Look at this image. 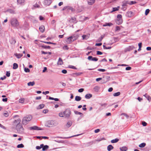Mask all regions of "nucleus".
<instances>
[{
	"label": "nucleus",
	"instance_id": "obj_10",
	"mask_svg": "<svg viewBox=\"0 0 151 151\" xmlns=\"http://www.w3.org/2000/svg\"><path fill=\"white\" fill-rule=\"evenodd\" d=\"M52 2L51 0H45L44 4L45 5L49 6Z\"/></svg>",
	"mask_w": 151,
	"mask_h": 151
},
{
	"label": "nucleus",
	"instance_id": "obj_2",
	"mask_svg": "<svg viewBox=\"0 0 151 151\" xmlns=\"http://www.w3.org/2000/svg\"><path fill=\"white\" fill-rule=\"evenodd\" d=\"M32 117L31 115H28L24 117L22 120V123L23 125L27 124L28 122L30 121L32 119Z\"/></svg>",
	"mask_w": 151,
	"mask_h": 151
},
{
	"label": "nucleus",
	"instance_id": "obj_45",
	"mask_svg": "<svg viewBox=\"0 0 151 151\" xmlns=\"http://www.w3.org/2000/svg\"><path fill=\"white\" fill-rule=\"evenodd\" d=\"M45 106V105L44 104H41L38 107V109H41L43 108Z\"/></svg>",
	"mask_w": 151,
	"mask_h": 151
},
{
	"label": "nucleus",
	"instance_id": "obj_21",
	"mask_svg": "<svg viewBox=\"0 0 151 151\" xmlns=\"http://www.w3.org/2000/svg\"><path fill=\"white\" fill-rule=\"evenodd\" d=\"M122 19H117L116 21V23L118 24H120L122 23Z\"/></svg>",
	"mask_w": 151,
	"mask_h": 151
},
{
	"label": "nucleus",
	"instance_id": "obj_25",
	"mask_svg": "<svg viewBox=\"0 0 151 151\" xmlns=\"http://www.w3.org/2000/svg\"><path fill=\"white\" fill-rule=\"evenodd\" d=\"M104 37V35H102L101 36V37L99 38L97 40V42H101L103 38Z\"/></svg>",
	"mask_w": 151,
	"mask_h": 151
},
{
	"label": "nucleus",
	"instance_id": "obj_43",
	"mask_svg": "<svg viewBox=\"0 0 151 151\" xmlns=\"http://www.w3.org/2000/svg\"><path fill=\"white\" fill-rule=\"evenodd\" d=\"M24 147V145L22 144H19V145H18L17 146V147L18 148H23Z\"/></svg>",
	"mask_w": 151,
	"mask_h": 151
},
{
	"label": "nucleus",
	"instance_id": "obj_20",
	"mask_svg": "<svg viewBox=\"0 0 151 151\" xmlns=\"http://www.w3.org/2000/svg\"><path fill=\"white\" fill-rule=\"evenodd\" d=\"M100 88L99 86H96L94 88L93 90L95 92H97L99 91Z\"/></svg>",
	"mask_w": 151,
	"mask_h": 151
},
{
	"label": "nucleus",
	"instance_id": "obj_22",
	"mask_svg": "<svg viewBox=\"0 0 151 151\" xmlns=\"http://www.w3.org/2000/svg\"><path fill=\"white\" fill-rule=\"evenodd\" d=\"M7 11L10 13L12 14H16V12L15 11L11 9H10L7 10Z\"/></svg>",
	"mask_w": 151,
	"mask_h": 151
},
{
	"label": "nucleus",
	"instance_id": "obj_56",
	"mask_svg": "<svg viewBox=\"0 0 151 151\" xmlns=\"http://www.w3.org/2000/svg\"><path fill=\"white\" fill-rule=\"evenodd\" d=\"M69 68H72L74 69H76V68L73 65H69Z\"/></svg>",
	"mask_w": 151,
	"mask_h": 151
},
{
	"label": "nucleus",
	"instance_id": "obj_41",
	"mask_svg": "<svg viewBox=\"0 0 151 151\" xmlns=\"http://www.w3.org/2000/svg\"><path fill=\"white\" fill-rule=\"evenodd\" d=\"M71 19L73 20V22L76 23H77V21L76 20V19L75 17H72L71 18Z\"/></svg>",
	"mask_w": 151,
	"mask_h": 151
},
{
	"label": "nucleus",
	"instance_id": "obj_9",
	"mask_svg": "<svg viewBox=\"0 0 151 151\" xmlns=\"http://www.w3.org/2000/svg\"><path fill=\"white\" fill-rule=\"evenodd\" d=\"M29 129L31 130H42V129L40 127L36 126H34L33 127H29Z\"/></svg>",
	"mask_w": 151,
	"mask_h": 151
},
{
	"label": "nucleus",
	"instance_id": "obj_46",
	"mask_svg": "<svg viewBox=\"0 0 151 151\" xmlns=\"http://www.w3.org/2000/svg\"><path fill=\"white\" fill-rule=\"evenodd\" d=\"M24 98H21L19 100V102L21 103H23L24 102Z\"/></svg>",
	"mask_w": 151,
	"mask_h": 151
},
{
	"label": "nucleus",
	"instance_id": "obj_54",
	"mask_svg": "<svg viewBox=\"0 0 151 151\" xmlns=\"http://www.w3.org/2000/svg\"><path fill=\"white\" fill-rule=\"evenodd\" d=\"M86 49L87 50H92L94 49V48L93 47H88L86 48Z\"/></svg>",
	"mask_w": 151,
	"mask_h": 151
},
{
	"label": "nucleus",
	"instance_id": "obj_60",
	"mask_svg": "<svg viewBox=\"0 0 151 151\" xmlns=\"http://www.w3.org/2000/svg\"><path fill=\"white\" fill-rule=\"evenodd\" d=\"M137 2L135 1H132L130 2V3L129 4L130 5H132L136 3Z\"/></svg>",
	"mask_w": 151,
	"mask_h": 151
},
{
	"label": "nucleus",
	"instance_id": "obj_24",
	"mask_svg": "<svg viewBox=\"0 0 151 151\" xmlns=\"http://www.w3.org/2000/svg\"><path fill=\"white\" fill-rule=\"evenodd\" d=\"M25 1L24 0H17L18 4H24Z\"/></svg>",
	"mask_w": 151,
	"mask_h": 151
},
{
	"label": "nucleus",
	"instance_id": "obj_59",
	"mask_svg": "<svg viewBox=\"0 0 151 151\" xmlns=\"http://www.w3.org/2000/svg\"><path fill=\"white\" fill-rule=\"evenodd\" d=\"M97 55H101L103 53L102 52H101V51H97Z\"/></svg>",
	"mask_w": 151,
	"mask_h": 151
},
{
	"label": "nucleus",
	"instance_id": "obj_18",
	"mask_svg": "<svg viewBox=\"0 0 151 151\" xmlns=\"http://www.w3.org/2000/svg\"><path fill=\"white\" fill-rule=\"evenodd\" d=\"M95 0H88V4L89 5H92L95 3Z\"/></svg>",
	"mask_w": 151,
	"mask_h": 151
},
{
	"label": "nucleus",
	"instance_id": "obj_42",
	"mask_svg": "<svg viewBox=\"0 0 151 151\" xmlns=\"http://www.w3.org/2000/svg\"><path fill=\"white\" fill-rule=\"evenodd\" d=\"M105 139L103 137L102 138H100V139H96L95 140V141H98V142H100L101 140H105Z\"/></svg>",
	"mask_w": 151,
	"mask_h": 151
},
{
	"label": "nucleus",
	"instance_id": "obj_34",
	"mask_svg": "<svg viewBox=\"0 0 151 151\" xmlns=\"http://www.w3.org/2000/svg\"><path fill=\"white\" fill-rule=\"evenodd\" d=\"M13 69H17L18 67V64L15 63H14L13 64Z\"/></svg>",
	"mask_w": 151,
	"mask_h": 151
},
{
	"label": "nucleus",
	"instance_id": "obj_62",
	"mask_svg": "<svg viewBox=\"0 0 151 151\" xmlns=\"http://www.w3.org/2000/svg\"><path fill=\"white\" fill-rule=\"evenodd\" d=\"M142 125L144 126H145L147 125V123L145 122H142Z\"/></svg>",
	"mask_w": 151,
	"mask_h": 151
},
{
	"label": "nucleus",
	"instance_id": "obj_7",
	"mask_svg": "<svg viewBox=\"0 0 151 151\" xmlns=\"http://www.w3.org/2000/svg\"><path fill=\"white\" fill-rule=\"evenodd\" d=\"M78 37V35L74 34L72 36L69 37H68V39H72L73 41L76 40Z\"/></svg>",
	"mask_w": 151,
	"mask_h": 151
},
{
	"label": "nucleus",
	"instance_id": "obj_36",
	"mask_svg": "<svg viewBox=\"0 0 151 151\" xmlns=\"http://www.w3.org/2000/svg\"><path fill=\"white\" fill-rule=\"evenodd\" d=\"M146 143H142L140 144L139 147H140L142 148L145 147L146 145Z\"/></svg>",
	"mask_w": 151,
	"mask_h": 151
},
{
	"label": "nucleus",
	"instance_id": "obj_29",
	"mask_svg": "<svg viewBox=\"0 0 151 151\" xmlns=\"http://www.w3.org/2000/svg\"><path fill=\"white\" fill-rule=\"evenodd\" d=\"M120 8L119 6H118L117 7H114L113 8V10L111 11V13H112L113 12H115L116 11H118L119 10V8Z\"/></svg>",
	"mask_w": 151,
	"mask_h": 151
},
{
	"label": "nucleus",
	"instance_id": "obj_33",
	"mask_svg": "<svg viewBox=\"0 0 151 151\" xmlns=\"http://www.w3.org/2000/svg\"><path fill=\"white\" fill-rule=\"evenodd\" d=\"M35 84V82L34 81L30 82L27 83V85L29 86H34Z\"/></svg>",
	"mask_w": 151,
	"mask_h": 151
},
{
	"label": "nucleus",
	"instance_id": "obj_16",
	"mask_svg": "<svg viewBox=\"0 0 151 151\" xmlns=\"http://www.w3.org/2000/svg\"><path fill=\"white\" fill-rule=\"evenodd\" d=\"M144 96L147 99V100L150 102L151 100V97L147 93L145 94Z\"/></svg>",
	"mask_w": 151,
	"mask_h": 151
},
{
	"label": "nucleus",
	"instance_id": "obj_26",
	"mask_svg": "<svg viewBox=\"0 0 151 151\" xmlns=\"http://www.w3.org/2000/svg\"><path fill=\"white\" fill-rule=\"evenodd\" d=\"M121 151H126L127 150V148L126 147H123L120 148Z\"/></svg>",
	"mask_w": 151,
	"mask_h": 151
},
{
	"label": "nucleus",
	"instance_id": "obj_47",
	"mask_svg": "<svg viewBox=\"0 0 151 151\" xmlns=\"http://www.w3.org/2000/svg\"><path fill=\"white\" fill-rule=\"evenodd\" d=\"M59 116L60 117H64V112L63 113H60L59 114Z\"/></svg>",
	"mask_w": 151,
	"mask_h": 151
},
{
	"label": "nucleus",
	"instance_id": "obj_28",
	"mask_svg": "<svg viewBox=\"0 0 151 151\" xmlns=\"http://www.w3.org/2000/svg\"><path fill=\"white\" fill-rule=\"evenodd\" d=\"M92 97V95L90 93L87 94L85 96V98L87 99H89Z\"/></svg>",
	"mask_w": 151,
	"mask_h": 151
},
{
	"label": "nucleus",
	"instance_id": "obj_38",
	"mask_svg": "<svg viewBox=\"0 0 151 151\" xmlns=\"http://www.w3.org/2000/svg\"><path fill=\"white\" fill-rule=\"evenodd\" d=\"M74 113L76 114V115H81L82 114L83 115V114L80 112H78V111H76V110H74Z\"/></svg>",
	"mask_w": 151,
	"mask_h": 151
},
{
	"label": "nucleus",
	"instance_id": "obj_13",
	"mask_svg": "<svg viewBox=\"0 0 151 151\" xmlns=\"http://www.w3.org/2000/svg\"><path fill=\"white\" fill-rule=\"evenodd\" d=\"M94 142L93 141H91L90 142L85 143L83 144V145L85 147H88L93 143Z\"/></svg>",
	"mask_w": 151,
	"mask_h": 151
},
{
	"label": "nucleus",
	"instance_id": "obj_35",
	"mask_svg": "<svg viewBox=\"0 0 151 151\" xmlns=\"http://www.w3.org/2000/svg\"><path fill=\"white\" fill-rule=\"evenodd\" d=\"M41 47L42 48H43L45 49H50V47L49 46H45L44 45H42L41 46Z\"/></svg>",
	"mask_w": 151,
	"mask_h": 151
},
{
	"label": "nucleus",
	"instance_id": "obj_50",
	"mask_svg": "<svg viewBox=\"0 0 151 151\" xmlns=\"http://www.w3.org/2000/svg\"><path fill=\"white\" fill-rule=\"evenodd\" d=\"M63 49L64 50H68L69 49V47L67 45H65L63 47Z\"/></svg>",
	"mask_w": 151,
	"mask_h": 151
},
{
	"label": "nucleus",
	"instance_id": "obj_61",
	"mask_svg": "<svg viewBox=\"0 0 151 151\" xmlns=\"http://www.w3.org/2000/svg\"><path fill=\"white\" fill-rule=\"evenodd\" d=\"M84 90L83 88H80L78 90V91L79 93H81L83 92L84 91Z\"/></svg>",
	"mask_w": 151,
	"mask_h": 151
},
{
	"label": "nucleus",
	"instance_id": "obj_17",
	"mask_svg": "<svg viewBox=\"0 0 151 151\" xmlns=\"http://www.w3.org/2000/svg\"><path fill=\"white\" fill-rule=\"evenodd\" d=\"M39 30L42 33L45 30V28L44 26L42 25L39 27Z\"/></svg>",
	"mask_w": 151,
	"mask_h": 151
},
{
	"label": "nucleus",
	"instance_id": "obj_31",
	"mask_svg": "<svg viewBox=\"0 0 151 151\" xmlns=\"http://www.w3.org/2000/svg\"><path fill=\"white\" fill-rule=\"evenodd\" d=\"M119 140L118 139L116 138L115 139L112 140L111 142V143H114L117 142L119 141Z\"/></svg>",
	"mask_w": 151,
	"mask_h": 151
},
{
	"label": "nucleus",
	"instance_id": "obj_53",
	"mask_svg": "<svg viewBox=\"0 0 151 151\" xmlns=\"http://www.w3.org/2000/svg\"><path fill=\"white\" fill-rule=\"evenodd\" d=\"M122 115L124 116L127 118V119H128L129 117V116L128 115H127V114H126L125 113H122Z\"/></svg>",
	"mask_w": 151,
	"mask_h": 151
},
{
	"label": "nucleus",
	"instance_id": "obj_5",
	"mask_svg": "<svg viewBox=\"0 0 151 151\" xmlns=\"http://www.w3.org/2000/svg\"><path fill=\"white\" fill-rule=\"evenodd\" d=\"M71 111L70 108L66 109L64 111V117L69 118L71 114Z\"/></svg>",
	"mask_w": 151,
	"mask_h": 151
},
{
	"label": "nucleus",
	"instance_id": "obj_49",
	"mask_svg": "<svg viewBox=\"0 0 151 151\" xmlns=\"http://www.w3.org/2000/svg\"><path fill=\"white\" fill-rule=\"evenodd\" d=\"M24 71L25 72H29L30 71V70L28 68H24Z\"/></svg>",
	"mask_w": 151,
	"mask_h": 151
},
{
	"label": "nucleus",
	"instance_id": "obj_40",
	"mask_svg": "<svg viewBox=\"0 0 151 151\" xmlns=\"http://www.w3.org/2000/svg\"><path fill=\"white\" fill-rule=\"evenodd\" d=\"M121 93L119 92H117L113 94V96H117L120 95Z\"/></svg>",
	"mask_w": 151,
	"mask_h": 151
},
{
	"label": "nucleus",
	"instance_id": "obj_63",
	"mask_svg": "<svg viewBox=\"0 0 151 151\" xmlns=\"http://www.w3.org/2000/svg\"><path fill=\"white\" fill-rule=\"evenodd\" d=\"M131 69V67L129 66L126 68L125 70H130Z\"/></svg>",
	"mask_w": 151,
	"mask_h": 151
},
{
	"label": "nucleus",
	"instance_id": "obj_27",
	"mask_svg": "<svg viewBox=\"0 0 151 151\" xmlns=\"http://www.w3.org/2000/svg\"><path fill=\"white\" fill-rule=\"evenodd\" d=\"M15 55L17 58H20L23 56L22 54L16 53Z\"/></svg>",
	"mask_w": 151,
	"mask_h": 151
},
{
	"label": "nucleus",
	"instance_id": "obj_37",
	"mask_svg": "<svg viewBox=\"0 0 151 151\" xmlns=\"http://www.w3.org/2000/svg\"><path fill=\"white\" fill-rule=\"evenodd\" d=\"M127 4H129V3H128V1H124L123 2L122 6H127Z\"/></svg>",
	"mask_w": 151,
	"mask_h": 151
},
{
	"label": "nucleus",
	"instance_id": "obj_12",
	"mask_svg": "<svg viewBox=\"0 0 151 151\" xmlns=\"http://www.w3.org/2000/svg\"><path fill=\"white\" fill-rule=\"evenodd\" d=\"M133 15V12L132 11H128L126 14V17H132Z\"/></svg>",
	"mask_w": 151,
	"mask_h": 151
},
{
	"label": "nucleus",
	"instance_id": "obj_14",
	"mask_svg": "<svg viewBox=\"0 0 151 151\" xmlns=\"http://www.w3.org/2000/svg\"><path fill=\"white\" fill-rule=\"evenodd\" d=\"M42 148V151H45L49 148V147L47 145H44L43 144V146Z\"/></svg>",
	"mask_w": 151,
	"mask_h": 151
},
{
	"label": "nucleus",
	"instance_id": "obj_48",
	"mask_svg": "<svg viewBox=\"0 0 151 151\" xmlns=\"http://www.w3.org/2000/svg\"><path fill=\"white\" fill-rule=\"evenodd\" d=\"M150 10L149 9H147L145 10V14L146 15H147L149 13Z\"/></svg>",
	"mask_w": 151,
	"mask_h": 151
},
{
	"label": "nucleus",
	"instance_id": "obj_19",
	"mask_svg": "<svg viewBox=\"0 0 151 151\" xmlns=\"http://www.w3.org/2000/svg\"><path fill=\"white\" fill-rule=\"evenodd\" d=\"M63 64V61L62 59L60 58H59L58 60V65H62Z\"/></svg>",
	"mask_w": 151,
	"mask_h": 151
},
{
	"label": "nucleus",
	"instance_id": "obj_32",
	"mask_svg": "<svg viewBox=\"0 0 151 151\" xmlns=\"http://www.w3.org/2000/svg\"><path fill=\"white\" fill-rule=\"evenodd\" d=\"M81 99V98L78 96H76L75 97V100L76 101H79Z\"/></svg>",
	"mask_w": 151,
	"mask_h": 151
},
{
	"label": "nucleus",
	"instance_id": "obj_57",
	"mask_svg": "<svg viewBox=\"0 0 151 151\" xmlns=\"http://www.w3.org/2000/svg\"><path fill=\"white\" fill-rule=\"evenodd\" d=\"M120 27L118 26H116V27L115 31H117L120 30Z\"/></svg>",
	"mask_w": 151,
	"mask_h": 151
},
{
	"label": "nucleus",
	"instance_id": "obj_11",
	"mask_svg": "<svg viewBox=\"0 0 151 151\" xmlns=\"http://www.w3.org/2000/svg\"><path fill=\"white\" fill-rule=\"evenodd\" d=\"M90 37V34H88L87 35H82L83 40H87Z\"/></svg>",
	"mask_w": 151,
	"mask_h": 151
},
{
	"label": "nucleus",
	"instance_id": "obj_30",
	"mask_svg": "<svg viewBox=\"0 0 151 151\" xmlns=\"http://www.w3.org/2000/svg\"><path fill=\"white\" fill-rule=\"evenodd\" d=\"M72 124V122L70 121H68L67 122V123L66 124V126L68 128H69L71 126Z\"/></svg>",
	"mask_w": 151,
	"mask_h": 151
},
{
	"label": "nucleus",
	"instance_id": "obj_52",
	"mask_svg": "<svg viewBox=\"0 0 151 151\" xmlns=\"http://www.w3.org/2000/svg\"><path fill=\"white\" fill-rule=\"evenodd\" d=\"M10 73L9 71H7L6 72V76L8 77H9L10 76Z\"/></svg>",
	"mask_w": 151,
	"mask_h": 151
},
{
	"label": "nucleus",
	"instance_id": "obj_39",
	"mask_svg": "<svg viewBox=\"0 0 151 151\" xmlns=\"http://www.w3.org/2000/svg\"><path fill=\"white\" fill-rule=\"evenodd\" d=\"M43 146V144H42L40 145V146H37L36 147V149L37 150L40 149Z\"/></svg>",
	"mask_w": 151,
	"mask_h": 151
},
{
	"label": "nucleus",
	"instance_id": "obj_3",
	"mask_svg": "<svg viewBox=\"0 0 151 151\" xmlns=\"http://www.w3.org/2000/svg\"><path fill=\"white\" fill-rule=\"evenodd\" d=\"M56 122L55 120H49L47 121L46 124V126L48 127H52L56 125Z\"/></svg>",
	"mask_w": 151,
	"mask_h": 151
},
{
	"label": "nucleus",
	"instance_id": "obj_8",
	"mask_svg": "<svg viewBox=\"0 0 151 151\" xmlns=\"http://www.w3.org/2000/svg\"><path fill=\"white\" fill-rule=\"evenodd\" d=\"M134 48L135 47L133 46H130L126 48L125 49L124 51L125 52H126L127 51H129Z\"/></svg>",
	"mask_w": 151,
	"mask_h": 151
},
{
	"label": "nucleus",
	"instance_id": "obj_6",
	"mask_svg": "<svg viewBox=\"0 0 151 151\" xmlns=\"http://www.w3.org/2000/svg\"><path fill=\"white\" fill-rule=\"evenodd\" d=\"M62 10H66L68 12L70 11H71L72 12H74L75 11V9L71 6H64L62 9Z\"/></svg>",
	"mask_w": 151,
	"mask_h": 151
},
{
	"label": "nucleus",
	"instance_id": "obj_44",
	"mask_svg": "<svg viewBox=\"0 0 151 151\" xmlns=\"http://www.w3.org/2000/svg\"><path fill=\"white\" fill-rule=\"evenodd\" d=\"M99 104L101 105V106L102 107H106L107 104L106 103H104L103 104L102 103H100Z\"/></svg>",
	"mask_w": 151,
	"mask_h": 151
},
{
	"label": "nucleus",
	"instance_id": "obj_15",
	"mask_svg": "<svg viewBox=\"0 0 151 151\" xmlns=\"http://www.w3.org/2000/svg\"><path fill=\"white\" fill-rule=\"evenodd\" d=\"M21 122V119H17L16 120L14 121V123L15 124H17V125L21 124L20 123Z\"/></svg>",
	"mask_w": 151,
	"mask_h": 151
},
{
	"label": "nucleus",
	"instance_id": "obj_1",
	"mask_svg": "<svg viewBox=\"0 0 151 151\" xmlns=\"http://www.w3.org/2000/svg\"><path fill=\"white\" fill-rule=\"evenodd\" d=\"M10 23L12 27L15 28L17 27L19 25L18 20L15 18H11L10 20Z\"/></svg>",
	"mask_w": 151,
	"mask_h": 151
},
{
	"label": "nucleus",
	"instance_id": "obj_55",
	"mask_svg": "<svg viewBox=\"0 0 151 151\" xmlns=\"http://www.w3.org/2000/svg\"><path fill=\"white\" fill-rule=\"evenodd\" d=\"M117 19H122V15L121 14H118L117 16Z\"/></svg>",
	"mask_w": 151,
	"mask_h": 151
},
{
	"label": "nucleus",
	"instance_id": "obj_4",
	"mask_svg": "<svg viewBox=\"0 0 151 151\" xmlns=\"http://www.w3.org/2000/svg\"><path fill=\"white\" fill-rule=\"evenodd\" d=\"M16 129L18 133H22L24 132V129L22 127V124L17 125Z\"/></svg>",
	"mask_w": 151,
	"mask_h": 151
},
{
	"label": "nucleus",
	"instance_id": "obj_23",
	"mask_svg": "<svg viewBox=\"0 0 151 151\" xmlns=\"http://www.w3.org/2000/svg\"><path fill=\"white\" fill-rule=\"evenodd\" d=\"M114 148V147L111 145H109L107 148V150L108 151H110L111 150Z\"/></svg>",
	"mask_w": 151,
	"mask_h": 151
},
{
	"label": "nucleus",
	"instance_id": "obj_51",
	"mask_svg": "<svg viewBox=\"0 0 151 151\" xmlns=\"http://www.w3.org/2000/svg\"><path fill=\"white\" fill-rule=\"evenodd\" d=\"M98 58H97L96 57H92V59L91 60L96 61H98Z\"/></svg>",
	"mask_w": 151,
	"mask_h": 151
},
{
	"label": "nucleus",
	"instance_id": "obj_58",
	"mask_svg": "<svg viewBox=\"0 0 151 151\" xmlns=\"http://www.w3.org/2000/svg\"><path fill=\"white\" fill-rule=\"evenodd\" d=\"M4 115L5 116L7 117L9 115L7 111H6L4 113Z\"/></svg>",
	"mask_w": 151,
	"mask_h": 151
},
{
	"label": "nucleus",
	"instance_id": "obj_64",
	"mask_svg": "<svg viewBox=\"0 0 151 151\" xmlns=\"http://www.w3.org/2000/svg\"><path fill=\"white\" fill-rule=\"evenodd\" d=\"M48 110L47 109H44L43 110V112L44 113H47V112H48Z\"/></svg>",
	"mask_w": 151,
	"mask_h": 151
}]
</instances>
